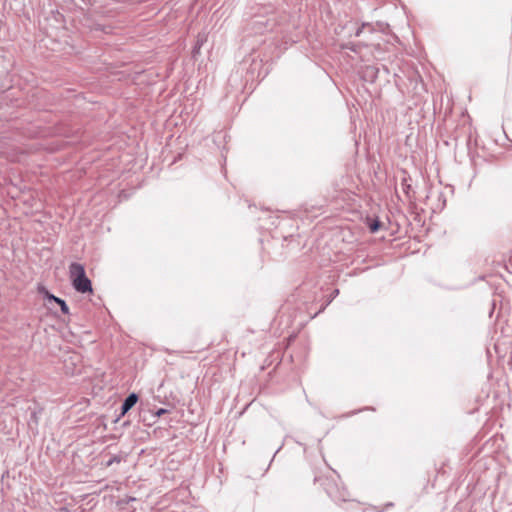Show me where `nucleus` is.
Wrapping results in <instances>:
<instances>
[{
	"mask_svg": "<svg viewBox=\"0 0 512 512\" xmlns=\"http://www.w3.org/2000/svg\"><path fill=\"white\" fill-rule=\"evenodd\" d=\"M69 276L74 289L80 293H91V281L87 278L84 267L79 263H72L69 267Z\"/></svg>",
	"mask_w": 512,
	"mask_h": 512,
	"instance_id": "1",
	"label": "nucleus"
},
{
	"mask_svg": "<svg viewBox=\"0 0 512 512\" xmlns=\"http://www.w3.org/2000/svg\"><path fill=\"white\" fill-rule=\"evenodd\" d=\"M138 397L136 394H130L124 401L122 405V414L128 412L137 402Z\"/></svg>",
	"mask_w": 512,
	"mask_h": 512,
	"instance_id": "2",
	"label": "nucleus"
},
{
	"mask_svg": "<svg viewBox=\"0 0 512 512\" xmlns=\"http://www.w3.org/2000/svg\"><path fill=\"white\" fill-rule=\"evenodd\" d=\"M49 298L60 305V308L63 313L67 314L69 312L68 306L66 305L65 301H63L62 299L57 298L53 295L49 296Z\"/></svg>",
	"mask_w": 512,
	"mask_h": 512,
	"instance_id": "3",
	"label": "nucleus"
},
{
	"mask_svg": "<svg viewBox=\"0 0 512 512\" xmlns=\"http://www.w3.org/2000/svg\"><path fill=\"white\" fill-rule=\"evenodd\" d=\"M381 223L378 220H369L368 227L372 233L377 232L380 229Z\"/></svg>",
	"mask_w": 512,
	"mask_h": 512,
	"instance_id": "4",
	"label": "nucleus"
},
{
	"mask_svg": "<svg viewBox=\"0 0 512 512\" xmlns=\"http://www.w3.org/2000/svg\"><path fill=\"white\" fill-rule=\"evenodd\" d=\"M163 413H164V410H163V409H161V410L159 411V414H163Z\"/></svg>",
	"mask_w": 512,
	"mask_h": 512,
	"instance_id": "5",
	"label": "nucleus"
}]
</instances>
